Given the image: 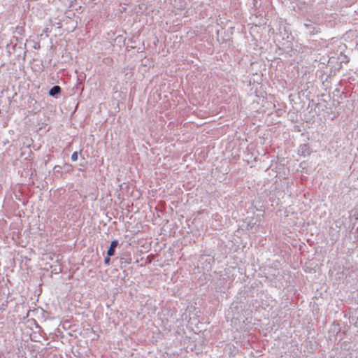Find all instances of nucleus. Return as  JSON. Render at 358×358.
<instances>
[{"instance_id":"obj_1","label":"nucleus","mask_w":358,"mask_h":358,"mask_svg":"<svg viewBox=\"0 0 358 358\" xmlns=\"http://www.w3.org/2000/svg\"><path fill=\"white\" fill-rule=\"evenodd\" d=\"M118 245V241L117 240H114L110 243V248H108L107 251L108 256L110 257L115 255V248Z\"/></svg>"},{"instance_id":"obj_2","label":"nucleus","mask_w":358,"mask_h":358,"mask_svg":"<svg viewBox=\"0 0 358 358\" xmlns=\"http://www.w3.org/2000/svg\"><path fill=\"white\" fill-rule=\"evenodd\" d=\"M61 92V87L58 85L54 86L49 91V94L50 96H55V94H59Z\"/></svg>"},{"instance_id":"obj_3","label":"nucleus","mask_w":358,"mask_h":358,"mask_svg":"<svg viewBox=\"0 0 358 358\" xmlns=\"http://www.w3.org/2000/svg\"><path fill=\"white\" fill-rule=\"evenodd\" d=\"M71 160L73 161V162H76L78 160V152H73V154L71 155Z\"/></svg>"},{"instance_id":"obj_4","label":"nucleus","mask_w":358,"mask_h":358,"mask_svg":"<svg viewBox=\"0 0 358 358\" xmlns=\"http://www.w3.org/2000/svg\"><path fill=\"white\" fill-rule=\"evenodd\" d=\"M109 262H110V257H109L106 258L105 260H104V263L106 264H108L109 263Z\"/></svg>"}]
</instances>
